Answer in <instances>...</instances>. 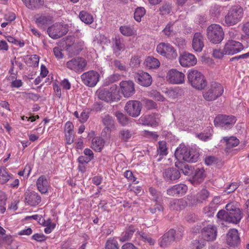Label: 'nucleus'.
Here are the masks:
<instances>
[{
  "label": "nucleus",
  "mask_w": 249,
  "mask_h": 249,
  "mask_svg": "<svg viewBox=\"0 0 249 249\" xmlns=\"http://www.w3.org/2000/svg\"><path fill=\"white\" fill-rule=\"evenodd\" d=\"M175 155L178 160H181L188 162H196L199 157L198 151L196 149L190 148L185 145H180L177 148Z\"/></svg>",
  "instance_id": "nucleus-1"
},
{
  "label": "nucleus",
  "mask_w": 249,
  "mask_h": 249,
  "mask_svg": "<svg viewBox=\"0 0 249 249\" xmlns=\"http://www.w3.org/2000/svg\"><path fill=\"white\" fill-rule=\"evenodd\" d=\"M188 83L198 90L203 89L207 85V82L204 76L199 71L191 69L187 73Z\"/></svg>",
  "instance_id": "nucleus-2"
},
{
  "label": "nucleus",
  "mask_w": 249,
  "mask_h": 249,
  "mask_svg": "<svg viewBox=\"0 0 249 249\" xmlns=\"http://www.w3.org/2000/svg\"><path fill=\"white\" fill-rule=\"evenodd\" d=\"M243 16V9L239 6H234L225 16L223 24L227 26L234 25L241 20Z\"/></svg>",
  "instance_id": "nucleus-3"
},
{
  "label": "nucleus",
  "mask_w": 249,
  "mask_h": 249,
  "mask_svg": "<svg viewBox=\"0 0 249 249\" xmlns=\"http://www.w3.org/2000/svg\"><path fill=\"white\" fill-rule=\"evenodd\" d=\"M207 34L210 42L215 44L221 43L224 37L222 28L216 24H212L208 27Z\"/></svg>",
  "instance_id": "nucleus-4"
},
{
  "label": "nucleus",
  "mask_w": 249,
  "mask_h": 249,
  "mask_svg": "<svg viewBox=\"0 0 249 249\" xmlns=\"http://www.w3.org/2000/svg\"><path fill=\"white\" fill-rule=\"evenodd\" d=\"M223 91V88L220 84L215 82H212L203 92V97L206 101H214L221 96Z\"/></svg>",
  "instance_id": "nucleus-5"
},
{
  "label": "nucleus",
  "mask_w": 249,
  "mask_h": 249,
  "mask_svg": "<svg viewBox=\"0 0 249 249\" xmlns=\"http://www.w3.org/2000/svg\"><path fill=\"white\" fill-rule=\"evenodd\" d=\"M181 237L182 233L181 231H179V233H177L176 231L174 229H170L160 238L159 244L161 247L165 248L170 245L174 241L180 240Z\"/></svg>",
  "instance_id": "nucleus-6"
},
{
  "label": "nucleus",
  "mask_w": 249,
  "mask_h": 249,
  "mask_svg": "<svg viewBox=\"0 0 249 249\" xmlns=\"http://www.w3.org/2000/svg\"><path fill=\"white\" fill-rule=\"evenodd\" d=\"M236 121V118L234 116L220 114L215 118L214 124L216 127L230 129L233 126Z\"/></svg>",
  "instance_id": "nucleus-7"
},
{
  "label": "nucleus",
  "mask_w": 249,
  "mask_h": 249,
  "mask_svg": "<svg viewBox=\"0 0 249 249\" xmlns=\"http://www.w3.org/2000/svg\"><path fill=\"white\" fill-rule=\"evenodd\" d=\"M87 65L86 60L81 57L72 58L66 63V67L68 69L78 73L85 70Z\"/></svg>",
  "instance_id": "nucleus-8"
},
{
  "label": "nucleus",
  "mask_w": 249,
  "mask_h": 249,
  "mask_svg": "<svg viewBox=\"0 0 249 249\" xmlns=\"http://www.w3.org/2000/svg\"><path fill=\"white\" fill-rule=\"evenodd\" d=\"M124 109L130 116L134 118L137 117L141 112V103L137 100H129L126 103Z\"/></svg>",
  "instance_id": "nucleus-9"
},
{
  "label": "nucleus",
  "mask_w": 249,
  "mask_h": 249,
  "mask_svg": "<svg viewBox=\"0 0 249 249\" xmlns=\"http://www.w3.org/2000/svg\"><path fill=\"white\" fill-rule=\"evenodd\" d=\"M47 32L52 38L57 39L65 35L68 32V29L65 25L55 23L48 28Z\"/></svg>",
  "instance_id": "nucleus-10"
},
{
  "label": "nucleus",
  "mask_w": 249,
  "mask_h": 249,
  "mask_svg": "<svg viewBox=\"0 0 249 249\" xmlns=\"http://www.w3.org/2000/svg\"><path fill=\"white\" fill-rule=\"evenodd\" d=\"M228 211V222L238 224L240 221L242 216L240 210L231 204H228L225 207Z\"/></svg>",
  "instance_id": "nucleus-11"
},
{
  "label": "nucleus",
  "mask_w": 249,
  "mask_h": 249,
  "mask_svg": "<svg viewBox=\"0 0 249 249\" xmlns=\"http://www.w3.org/2000/svg\"><path fill=\"white\" fill-rule=\"evenodd\" d=\"M99 74L94 71H90L83 73L81 75L83 83L89 87H94L99 81Z\"/></svg>",
  "instance_id": "nucleus-12"
},
{
  "label": "nucleus",
  "mask_w": 249,
  "mask_h": 249,
  "mask_svg": "<svg viewBox=\"0 0 249 249\" xmlns=\"http://www.w3.org/2000/svg\"><path fill=\"white\" fill-rule=\"evenodd\" d=\"M157 51L160 54L169 58H176L178 55L176 50L169 43L159 44L157 47Z\"/></svg>",
  "instance_id": "nucleus-13"
},
{
  "label": "nucleus",
  "mask_w": 249,
  "mask_h": 249,
  "mask_svg": "<svg viewBox=\"0 0 249 249\" xmlns=\"http://www.w3.org/2000/svg\"><path fill=\"white\" fill-rule=\"evenodd\" d=\"M244 49L242 44L233 40H228L224 45V51L225 54L232 55L241 51Z\"/></svg>",
  "instance_id": "nucleus-14"
},
{
  "label": "nucleus",
  "mask_w": 249,
  "mask_h": 249,
  "mask_svg": "<svg viewBox=\"0 0 249 249\" xmlns=\"http://www.w3.org/2000/svg\"><path fill=\"white\" fill-rule=\"evenodd\" d=\"M201 234L204 240L213 241L217 235V228L213 225H209L201 230Z\"/></svg>",
  "instance_id": "nucleus-15"
},
{
  "label": "nucleus",
  "mask_w": 249,
  "mask_h": 249,
  "mask_svg": "<svg viewBox=\"0 0 249 249\" xmlns=\"http://www.w3.org/2000/svg\"><path fill=\"white\" fill-rule=\"evenodd\" d=\"M226 243L230 247H235L240 244V238L238 231L235 229H230L226 235Z\"/></svg>",
  "instance_id": "nucleus-16"
},
{
  "label": "nucleus",
  "mask_w": 249,
  "mask_h": 249,
  "mask_svg": "<svg viewBox=\"0 0 249 249\" xmlns=\"http://www.w3.org/2000/svg\"><path fill=\"white\" fill-rule=\"evenodd\" d=\"M185 75L183 73L176 69L170 70L167 75L168 81L172 84H179L184 82Z\"/></svg>",
  "instance_id": "nucleus-17"
},
{
  "label": "nucleus",
  "mask_w": 249,
  "mask_h": 249,
  "mask_svg": "<svg viewBox=\"0 0 249 249\" xmlns=\"http://www.w3.org/2000/svg\"><path fill=\"white\" fill-rule=\"evenodd\" d=\"M24 202L31 206L37 205L41 202V197L35 191L27 190L24 194Z\"/></svg>",
  "instance_id": "nucleus-18"
},
{
  "label": "nucleus",
  "mask_w": 249,
  "mask_h": 249,
  "mask_svg": "<svg viewBox=\"0 0 249 249\" xmlns=\"http://www.w3.org/2000/svg\"><path fill=\"white\" fill-rule=\"evenodd\" d=\"M139 123L144 125L156 126L160 121V116L158 114H152L142 116L138 120Z\"/></svg>",
  "instance_id": "nucleus-19"
},
{
  "label": "nucleus",
  "mask_w": 249,
  "mask_h": 249,
  "mask_svg": "<svg viewBox=\"0 0 249 249\" xmlns=\"http://www.w3.org/2000/svg\"><path fill=\"white\" fill-rule=\"evenodd\" d=\"M179 63L183 67H191L196 64L197 59L194 55L184 52L179 56Z\"/></svg>",
  "instance_id": "nucleus-20"
},
{
  "label": "nucleus",
  "mask_w": 249,
  "mask_h": 249,
  "mask_svg": "<svg viewBox=\"0 0 249 249\" xmlns=\"http://www.w3.org/2000/svg\"><path fill=\"white\" fill-rule=\"evenodd\" d=\"M122 92L125 97H130L135 93L134 83L131 81H122L120 84Z\"/></svg>",
  "instance_id": "nucleus-21"
},
{
  "label": "nucleus",
  "mask_w": 249,
  "mask_h": 249,
  "mask_svg": "<svg viewBox=\"0 0 249 249\" xmlns=\"http://www.w3.org/2000/svg\"><path fill=\"white\" fill-rule=\"evenodd\" d=\"M163 177L166 181L178 180L180 177V173L178 168H168L163 172Z\"/></svg>",
  "instance_id": "nucleus-22"
},
{
  "label": "nucleus",
  "mask_w": 249,
  "mask_h": 249,
  "mask_svg": "<svg viewBox=\"0 0 249 249\" xmlns=\"http://www.w3.org/2000/svg\"><path fill=\"white\" fill-rule=\"evenodd\" d=\"M114 44L112 46L113 54L117 57L121 56L122 52L125 49L124 40L119 36H116L113 39Z\"/></svg>",
  "instance_id": "nucleus-23"
},
{
  "label": "nucleus",
  "mask_w": 249,
  "mask_h": 249,
  "mask_svg": "<svg viewBox=\"0 0 249 249\" xmlns=\"http://www.w3.org/2000/svg\"><path fill=\"white\" fill-rule=\"evenodd\" d=\"M204 37L200 33H196L192 41L193 49L197 52H201L204 46Z\"/></svg>",
  "instance_id": "nucleus-24"
},
{
  "label": "nucleus",
  "mask_w": 249,
  "mask_h": 249,
  "mask_svg": "<svg viewBox=\"0 0 249 249\" xmlns=\"http://www.w3.org/2000/svg\"><path fill=\"white\" fill-rule=\"evenodd\" d=\"M187 206V202L183 198L173 199L169 203V208L171 211H181L184 209Z\"/></svg>",
  "instance_id": "nucleus-25"
},
{
  "label": "nucleus",
  "mask_w": 249,
  "mask_h": 249,
  "mask_svg": "<svg viewBox=\"0 0 249 249\" xmlns=\"http://www.w3.org/2000/svg\"><path fill=\"white\" fill-rule=\"evenodd\" d=\"M221 142L226 144L225 151L226 153H230L231 149L237 146L240 143L239 140L234 136L224 137L221 140Z\"/></svg>",
  "instance_id": "nucleus-26"
},
{
  "label": "nucleus",
  "mask_w": 249,
  "mask_h": 249,
  "mask_svg": "<svg viewBox=\"0 0 249 249\" xmlns=\"http://www.w3.org/2000/svg\"><path fill=\"white\" fill-rule=\"evenodd\" d=\"M188 189L187 186L184 184L174 185L167 190V194L170 196L184 194Z\"/></svg>",
  "instance_id": "nucleus-27"
},
{
  "label": "nucleus",
  "mask_w": 249,
  "mask_h": 249,
  "mask_svg": "<svg viewBox=\"0 0 249 249\" xmlns=\"http://www.w3.org/2000/svg\"><path fill=\"white\" fill-rule=\"evenodd\" d=\"M138 80V83L144 87L149 86L152 83L151 76L146 72L140 71L135 76Z\"/></svg>",
  "instance_id": "nucleus-28"
},
{
  "label": "nucleus",
  "mask_w": 249,
  "mask_h": 249,
  "mask_svg": "<svg viewBox=\"0 0 249 249\" xmlns=\"http://www.w3.org/2000/svg\"><path fill=\"white\" fill-rule=\"evenodd\" d=\"M36 186L38 190L42 194L47 193L50 186L48 179L44 176H41L37 179Z\"/></svg>",
  "instance_id": "nucleus-29"
},
{
  "label": "nucleus",
  "mask_w": 249,
  "mask_h": 249,
  "mask_svg": "<svg viewBox=\"0 0 249 249\" xmlns=\"http://www.w3.org/2000/svg\"><path fill=\"white\" fill-rule=\"evenodd\" d=\"M205 176V171L203 168H197L191 181L194 185L199 184L203 182Z\"/></svg>",
  "instance_id": "nucleus-30"
},
{
  "label": "nucleus",
  "mask_w": 249,
  "mask_h": 249,
  "mask_svg": "<svg viewBox=\"0 0 249 249\" xmlns=\"http://www.w3.org/2000/svg\"><path fill=\"white\" fill-rule=\"evenodd\" d=\"M183 161L181 160H177V161L175 162V166L178 168V170L181 171L185 175H190L193 172L192 167Z\"/></svg>",
  "instance_id": "nucleus-31"
},
{
  "label": "nucleus",
  "mask_w": 249,
  "mask_h": 249,
  "mask_svg": "<svg viewBox=\"0 0 249 249\" xmlns=\"http://www.w3.org/2000/svg\"><path fill=\"white\" fill-rule=\"evenodd\" d=\"M25 5L31 10L39 9L44 4V0H22Z\"/></svg>",
  "instance_id": "nucleus-32"
},
{
  "label": "nucleus",
  "mask_w": 249,
  "mask_h": 249,
  "mask_svg": "<svg viewBox=\"0 0 249 249\" xmlns=\"http://www.w3.org/2000/svg\"><path fill=\"white\" fill-rule=\"evenodd\" d=\"M121 98L120 88L116 84H112L110 87V102H117Z\"/></svg>",
  "instance_id": "nucleus-33"
},
{
  "label": "nucleus",
  "mask_w": 249,
  "mask_h": 249,
  "mask_svg": "<svg viewBox=\"0 0 249 249\" xmlns=\"http://www.w3.org/2000/svg\"><path fill=\"white\" fill-rule=\"evenodd\" d=\"M210 196L209 192L206 189H203L197 193L195 196L194 204L203 203Z\"/></svg>",
  "instance_id": "nucleus-34"
},
{
  "label": "nucleus",
  "mask_w": 249,
  "mask_h": 249,
  "mask_svg": "<svg viewBox=\"0 0 249 249\" xmlns=\"http://www.w3.org/2000/svg\"><path fill=\"white\" fill-rule=\"evenodd\" d=\"M145 66L149 69H156L160 66L159 61L153 56L147 57L144 61Z\"/></svg>",
  "instance_id": "nucleus-35"
},
{
  "label": "nucleus",
  "mask_w": 249,
  "mask_h": 249,
  "mask_svg": "<svg viewBox=\"0 0 249 249\" xmlns=\"http://www.w3.org/2000/svg\"><path fill=\"white\" fill-rule=\"evenodd\" d=\"M104 141L99 137L94 138L92 140V148L96 151L100 152L104 146Z\"/></svg>",
  "instance_id": "nucleus-36"
},
{
  "label": "nucleus",
  "mask_w": 249,
  "mask_h": 249,
  "mask_svg": "<svg viewBox=\"0 0 249 249\" xmlns=\"http://www.w3.org/2000/svg\"><path fill=\"white\" fill-rule=\"evenodd\" d=\"M52 18L49 15H41L36 18V22L38 25H45L52 22Z\"/></svg>",
  "instance_id": "nucleus-37"
},
{
  "label": "nucleus",
  "mask_w": 249,
  "mask_h": 249,
  "mask_svg": "<svg viewBox=\"0 0 249 249\" xmlns=\"http://www.w3.org/2000/svg\"><path fill=\"white\" fill-rule=\"evenodd\" d=\"M99 98L106 102H108L109 99V89L107 88H101L98 89L96 92Z\"/></svg>",
  "instance_id": "nucleus-38"
},
{
  "label": "nucleus",
  "mask_w": 249,
  "mask_h": 249,
  "mask_svg": "<svg viewBox=\"0 0 249 249\" xmlns=\"http://www.w3.org/2000/svg\"><path fill=\"white\" fill-rule=\"evenodd\" d=\"M120 31L124 36H127L135 35L136 32L133 26L128 25L121 26Z\"/></svg>",
  "instance_id": "nucleus-39"
},
{
  "label": "nucleus",
  "mask_w": 249,
  "mask_h": 249,
  "mask_svg": "<svg viewBox=\"0 0 249 249\" xmlns=\"http://www.w3.org/2000/svg\"><path fill=\"white\" fill-rule=\"evenodd\" d=\"M149 192L152 196V199L156 202V203H160L162 201V195L161 192L157 191L153 188L149 189Z\"/></svg>",
  "instance_id": "nucleus-40"
},
{
  "label": "nucleus",
  "mask_w": 249,
  "mask_h": 249,
  "mask_svg": "<svg viewBox=\"0 0 249 249\" xmlns=\"http://www.w3.org/2000/svg\"><path fill=\"white\" fill-rule=\"evenodd\" d=\"M79 17L81 21L86 24H91L93 21L92 16L85 11L80 12Z\"/></svg>",
  "instance_id": "nucleus-41"
},
{
  "label": "nucleus",
  "mask_w": 249,
  "mask_h": 249,
  "mask_svg": "<svg viewBox=\"0 0 249 249\" xmlns=\"http://www.w3.org/2000/svg\"><path fill=\"white\" fill-rule=\"evenodd\" d=\"M172 4L168 2H164L159 9L160 14L161 15H165L169 14L172 11Z\"/></svg>",
  "instance_id": "nucleus-42"
},
{
  "label": "nucleus",
  "mask_w": 249,
  "mask_h": 249,
  "mask_svg": "<svg viewBox=\"0 0 249 249\" xmlns=\"http://www.w3.org/2000/svg\"><path fill=\"white\" fill-rule=\"evenodd\" d=\"M146 10L144 7H138L135 9L134 13V18L136 21L140 22L142 18L145 15Z\"/></svg>",
  "instance_id": "nucleus-43"
},
{
  "label": "nucleus",
  "mask_w": 249,
  "mask_h": 249,
  "mask_svg": "<svg viewBox=\"0 0 249 249\" xmlns=\"http://www.w3.org/2000/svg\"><path fill=\"white\" fill-rule=\"evenodd\" d=\"M134 231L135 230L133 227H129L125 232L122 233V237L120 238V241L124 242L129 240L133 235Z\"/></svg>",
  "instance_id": "nucleus-44"
},
{
  "label": "nucleus",
  "mask_w": 249,
  "mask_h": 249,
  "mask_svg": "<svg viewBox=\"0 0 249 249\" xmlns=\"http://www.w3.org/2000/svg\"><path fill=\"white\" fill-rule=\"evenodd\" d=\"M214 199L212 201L209 206L204 208L203 212L208 217H211L214 215L215 211V206H213L214 204Z\"/></svg>",
  "instance_id": "nucleus-45"
},
{
  "label": "nucleus",
  "mask_w": 249,
  "mask_h": 249,
  "mask_svg": "<svg viewBox=\"0 0 249 249\" xmlns=\"http://www.w3.org/2000/svg\"><path fill=\"white\" fill-rule=\"evenodd\" d=\"M115 115L118 121L122 125H126L129 123V118L123 113L116 112Z\"/></svg>",
  "instance_id": "nucleus-46"
},
{
  "label": "nucleus",
  "mask_w": 249,
  "mask_h": 249,
  "mask_svg": "<svg viewBox=\"0 0 249 249\" xmlns=\"http://www.w3.org/2000/svg\"><path fill=\"white\" fill-rule=\"evenodd\" d=\"M11 178V176L7 172L5 168L0 169V182L4 184L7 182Z\"/></svg>",
  "instance_id": "nucleus-47"
},
{
  "label": "nucleus",
  "mask_w": 249,
  "mask_h": 249,
  "mask_svg": "<svg viewBox=\"0 0 249 249\" xmlns=\"http://www.w3.org/2000/svg\"><path fill=\"white\" fill-rule=\"evenodd\" d=\"M159 154L162 156H165L167 154V149L166 147V143L164 141H160L159 142V147L157 149Z\"/></svg>",
  "instance_id": "nucleus-48"
},
{
  "label": "nucleus",
  "mask_w": 249,
  "mask_h": 249,
  "mask_svg": "<svg viewBox=\"0 0 249 249\" xmlns=\"http://www.w3.org/2000/svg\"><path fill=\"white\" fill-rule=\"evenodd\" d=\"M142 103L147 109H156L158 107L157 104L153 101L148 99H143Z\"/></svg>",
  "instance_id": "nucleus-49"
},
{
  "label": "nucleus",
  "mask_w": 249,
  "mask_h": 249,
  "mask_svg": "<svg viewBox=\"0 0 249 249\" xmlns=\"http://www.w3.org/2000/svg\"><path fill=\"white\" fill-rule=\"evenodd\" d=\"M27 64L31 67H37L39 63V57L36 54L32 55L27 61Z\"/></svg>",
  "instance_id": "nucleus-50"
},
{
  "label": "nucleus",
  "mask_w": 249,
  "mask_h": 249,
  "mask_svg": "<svg viewBox=\"0 0 249 249\" xmlns=\"http://www.w3.org/2000/svg\"><path fill=\"white\" fill-rule=\"evenodd\" d=\"M150 96L158 101L163 102L165 100V98L157 90H152L150 92Z\"/></svg>",
  "instance_id": "nucleus-51"
},
{
  "label": "nucleus",
  "mask_w": 249,
  "mask_h": 249,
  "mask_svg": "<svg viewBox=\"0 0 249 249\" xmlns=\"http://www.w3.org/2000/svg\"><path fill=\"white\" fill-rule=\"evenodd\" d=\"M204 240H194L191 245L192 248L193 249H200L202 248L204 246Z\"/></svg>",
  "instance_id": "nucleus-52"
},
{
  "label": "nucleus",
  "mask_w": 249,
  "mask_h": 249,
  "mask_svg": "<svg viewBox=\"0 0 249 249\" xmlns=\"http://www.w3.org/2000/svg\"><path fill=\"white\" fill-rule=\"evenodd\" d=\"M239 184L237 182H232L227 187L225 192L229 194L235 191L239 186Z\"/></svg>",
  "instance_id": "nucleus-53"
},
{
  "label": "nucleus",
  "mask_w": 249,
  "mask_h": 249,
  "mask_svg": "<svg viewBox=\"0 0 249 249\" xmlns=\"http://www.w3.org/2000/svg\"><path fill=\"white\" fill-rule=\"evenodd\" d=\"M228 211L221 210L218 212L216 216L218 219L228 222Z\"/></svg>",
  "instance_id": "nucleus-54"
},
{
  "label": "nucleus",
  "mask_w": 249,
  "mask_h": 249,
  "mask_svg": "<svg viewBox=\"0 0 249 249\" xmlns=\"http://www.w3.org/2000/svg\"><path fill=\"white\" fill-rule=\"evenodd\" d=\"M218 159L214 156H207L205 159V162L208 165H212L217 162Z\"/></svg>",
  "instance_id": "nucleus-55"
},
{
  "label": "nucleus",
  "mask_w": 249,
  "mask_h": 249,
  "mask_svg": "<svg viewBox=\"0 0 249 249\" xmlns=\"http://www.w3.org/2000/svg\"><path fill=\"white\" fill-rule=\"evenodd\" d=\"M141 237L144 241L148 243L150 245H153L155 241L151 238L148 235L145 233H142L140 234Z\"/></svg>",
  "instance_id": "nucleus-56"
},
{
  "label": "nucleus",
  "mask_w": 249,
  "mask_h": 249,
  "mask_svg": "<svg viewBox=\"0 0 249 249\" xmlns=\"http://www.w3.org/2000/svg\"><path fill=\"white\" fill-rule=\"evenodd\" d=\"M141 61L140 57L135 55L131 59L130 65L132 67H137L140 65Z\"/></svg>",
  "instance_id": "nucleus-57"
},
{
  "label": "nucleus",
  "mask_w": 249,
  "mask_h": 249,
  "mask_svg": "<svg viewBox=\"0 0 249 249\" xmlns=\"http://www.w3.org/2000/svg\"><path fill=\"white\" fill-rule=\"evenodd\" d=\"M122 138L124 141H127L132 136L131 132L128 130H123L121 132Z\"/></svg>",
  "instance_id": "nucleus-58"
},
{
  "label": "nucleus",
  "mask_w": 249,
  "mask_h": 249,
  "mask_svg": "<svg viewBox=\"0 0 249 249\" xmlns=\"http://www.w3.org/2000/svg\"><path fill=\"white\" fill-rule=\"evenodd\" d=\"M75 133H65L66 142L68 144H71L74 141Z\"/></svg>",
  "instance_id": "nucleus-59"
},
{
  "label": "nucleus",
  "mask_w": 249,
  "mask_h": 249,
  "mask_svg": "<svg viewBox=\"0 0 249 249\" xmlns=\"http://www.w3.org/2000/svg\"><path fill=\"white\" fill-rule=\"evenodd\" d=\"M150 211L152 213H156L157 212H160L163 210V207L160 203H156L154 207L150 208Z\"/></svg>",
  "instance_id": "nucleus-60"
},
{
  "label": "nucleus",
  "mask_w": 249,
  "mask_h": 249,
  "mask_svg": "<svg viewBox=\"0 0 249 249\" xmlns=\"http://www.w3.org/2000/svg\"><path fill=\"white\" fill-rule=\"evenodd\" d=\"M196 137L198 138L200 140L206 142L208 140L211 139V134L210 133L204 134V133H199L196 134Z\"/></svg>",
  "instance_id": "nucleus-61"
},
{
  "label": "nucleus",
  "mask_w": 249,
  "mask_h": 249,
  "mask_svg": "<svg viewBox=\"0 0 249 249\" xmlns=\"http://www.w3.org/2000/svg\"><path fill=\"white\" fill-rule=\"evenodd\" d=\"M224 54H225L224 53V49L222 51L220 50L216 49L213 50V56L216 58H222Z\"/></svg>",
  "instance_id": "nucleus-62"
},
{
  "label": "nucleus",
  "mask_w": 249,
  "mask_h": 249,
  "mask_svg": "<svg viewBox=\"0 0 249 249\" xmlns=\"http://www.w3.org/2000/svg\"><path fill=\"white\" fill-rule=\"evenodd\" d=\"M89 117V112L83 110L79 115V121L81 123H85L87 121Z\"/></svg>",
  "instance_id": "nucleus-63"
},
{
  "label": "nucleus",
  "mask_w": 249,
  "mask_h": 249,
  "mask_svg": "<svg viewBox=\"0 0 249 249\" xmlns=\"http://www.w3.org/2000/svg\"><path fill=\"white\" fill-rule=\"evenodd\" d=\"M53 53L55 56L58 59H61L64 56L62 53V50L58 47L53 48Z\"/></svg>",
  "instance_id": "nucleus-64"
}]
</instances>
